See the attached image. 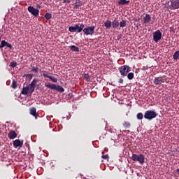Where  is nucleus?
<instances>
[{"label":"nucleus","instance_id":"nucleus-1","mask_svg":"<svg viewBox=\"0 0 179 179\" xmlns=\"http://www.w3.org/2000/svg\"><path fill=\"white\" fill-rule=\"evenodd\" d=\"M83 29H85V24L83 23L75 24L74 26H71L69 27V31L71 33H81Z\"/></svg>","mask_w":179,"mask_h":179},{"label":"nucleus","instance_id":"nucleus-2","mask_svg":"<svg viewBox=\"0 0 179 179\" xmlns=\"http://www.w3.org/2000/svg\"><path fill=\"white\" fill-rule=\"evenodd\" d=\"M45 87H48V89H51L52 90H57V92H60L61 93H64V92H65V89H64L63 86L51 84V83L45 84Z\"/></svg>","mask_w":179,"mask_h":179},{"label":"nucleus","instance_id":"nucleus-3","mask_svg":"<svg viewBox=\"0 0 179 179\" xmlns=\"http://www.w3.org/2000/svg\"><path fill=\"white\" fill-rule=\"evenodd\" d=\"M157 117V113L154 110H146L144 114V118L145 120H148L149 121H152L154 118Z\"/></svg>","mask_w":179,"mask_h":179},{"label":"nucleus","instance_id":"nucleus-4","mask_svg":"<svg viewBox=\"0 0 179 179\" xmlns=\"http://www.w3.org/2000/svg\"><path fill=\"white\" fill-rule=\"evenodd\" d=\"M119 72L122 76H127L128 72H131V67L127 65L122 66L119 68Z\"/></svg>","mask_w":179,"mask_h":179},{"label":"nucleus","instance_id":"nucleus-5","mask_svg":"<svg viewBox=\"0 0 179 179\" xmlns=\"http://www.w3.org/2000/svg\"><path fill=\"white\" fill-rule=\"evenodd\" d=\"M95 27L94 26L87 27L83 29V31L85 36H93Z\"/></svg>","mask_w":179,"mask_h":179},{"label":"nucleus","instance_id":"nucleus-6","mask_svg":"<svg viewBox=\"0 0 179 179\" xmlns=\"http://www.w3.org/2000/svg\"><path fill=\"white\" fill-rule=\"evenodd\" d=\"M153 40L155 43H159L162 40V32L160 30H157L153 33Z\"/></svg>","mask_w":179,"mask_h":179},{"label":"nucleus","instance_id":"nucleus-7","mask_svg":"<svg viewBox=\"0 0 179 179\" xmlns=\"http://www.w3.org/2000/svg\"><path fill=\"white\" fill-rule=\"evenodd\" d=\"M28 12H29L31 15L35 16V17H37V16H38V14L40 13V10H38V9L34 8L31 6H29L28 7Z\"/></svg>","mask_w":179,"mask_h":179},{"label":"nucleus","instance_id":"nucleus-8","mask_svg":"<svg viewBox=\"0 0 179 179\" xmlns=\"http://www.w3.org/2000/svg\"><path fill=\"white\" fill-rule=\"evenodd\" d=\"M170 9H179V0H171Z\"/></svg>","mask_w":179,"mask_h":179},{"label":"nucleus","instance_id":"nucleus-9","mask_svg":"<svg viewBox=\"0 0 179 179\" xmlns=\"http://www.w3.org/2000/svg\"><path fill=\"white\" fill-rule=\"evenodd\" d=\"M33 92L30 91V87L29 85L24 87L21 91V94H23L24 96H27V94L31 96Z\"/></svg>","mask_w":179,"mask_h":179},{"label":"nucleus","instance_id":"nucleus-10","mask_svg":"<svg viewBox=\"0 0 179 179\" xmlns=\"http://www.w3.org/2000/svg\"><path fill=\"white\" fill-rule=\"evenodd\" d=\"M166 82V79H164L163 77H155L153 80L154 85H162V83H164Z\"/></svg>","mask_w":179,"mask_h":179},{"label":"nucleus","instance_id":"nucleus-11","mask_svg":"<svg viewBox=\"0 0 179 179\" xmlns=\"http://www.w3.org/2000/svg\"><path fill=\"white\" fill-rule=\"evenodd\" d=\"M143 20L145 26H149L150 22H152V17H150V15L146 14L145 16L143 17Z\"/></svg>","mask_w":179,"mask_h":179},{"label":"nucleus","instance_id":"nucleus-12","mask_svg":"<svg viewBox=\"0 0 179 179\" xmlns=\"http://www.w3.org/2000/svg\"><path fill=\"white\" fill-rule=\"evenodd\" d=\"M36 84H37V80L34 79L32 82L29 85H28V86L29 87L31 93H33V92H34V89H36Z\"/></svg>","mask_w":179,"mask_h":179},{"label":"nucleus","instance_id":"nucleus-13","mask_svg":"<svg viewBox=\"0 0 179 179\" xmlns=\"http://www.w3.org/2000/svg\"><path fill=\"white\" fill-rule=\"evenodd\" d=\"M14 148H22L23 146V141H20V139H16L13 141Z\"/></svg>","mask_w":179,"mask_h":179},{"label":"nucleus","instance_id":"nucleus-14","mask_svg":"<svg viewBox=\"0 0 179 179\" xmlns=\"http://www.w3.org/2000/svg\"><path fill=\"white\" fill-rule=\"evenodd\" d=\"M73 6V9H77L79 10L80 6H82V2H80V0H76V2L72 4Z\"/></svg>","mask_w":179,"mask_h":179},{"label":"nucleus","instance_id":"nucleus-15","mask_svg":"<svg viewBox=\"0 0 179 179\" xmlns=\"http://www.w3.org/2000/svg\"><path fill=\"white\" fill-rule=\"evenodd\" d=\"M8 137L9 139H15V138L17 137V134L15 131H10L8 134Z\"/></svg>","mask_w":179,"mask_h":179},{"label":"nucleus","instance_id":"nucleus-16","mask_svg":"<svg viewBox=\"0 0 179 179\" xmlns=\"http://www.w3.org/2000/svg\"><path fill=\"white\" fill-rule=\"evenodd\" d=\"M132 160L134 162H138L142 164L143 163H145V158L144 157H132Z\"/></svg>","mask_w":179,"mask_h":179},{"label":"nucleus","instance_id":"nucleus-17","mask_svg":"<svg viewBox=\"0 0 179 179\" xmlns=\"http://www.w3.org/2000/svg\"><path fill=\"white\" fill-rule=\"evenodd\" d=\"M30 114L31 115H33V117H35V118H37V117H38V114H37V110H36V108H32L30 109Z\"/></svg>","mask_w":179,"mask_h":179},{"label":"nucleus","instance_id":"nucleus-18","mask_svg":"<svg viewBox=\"0 0 179 179\" xmlns=\"http://www.w3.org/2000/svg\"><path fill=\"white\" fill-rule=\"evenodd\" d=\"M118 26H120V22H118V20H117V19H115L112 22V27H113V29H117V27H118Z\"/></svg>","mask_w":179,"mask_h":179},{"label":"nucleus","instance_id":"nucleus-19","mask_svg":"<svg viewBox=\"0 0 179 179\" xmlns=\"http://www.w3.org/2000/svg\"><path fill=\"white\" fill-rule=\"evenodd\" d=\"M69 48L73 52H79V48L75 45L69 46Z\"/></svg>","mask_w":179,"mask_h":179},{"label":"nucleus","instance_id":"nucleus-20","mask_svg":"<svg viewBox=\"0 0 179 179\" xmlns=\"http://www.w3.org/2000/svg\"><path fill=\"white\" fill-rule=\"evenodd\" d=\"M104 26L106 29H110L111 26H113L111 21L106 20V22H104Z\"/></svg>","mask_w":179,"mask_h":179},{"label":"nucleus","instance_id":"nucleus-21","mask_svg":"<svg viewBox=\"0 0 179 179\" xmlns=\"http://www.w3.org/2000/svg\"><path fill=\"white\" fill-rule=\"evenodd\" d=\"M173 59L174 61H178L179 59V50L175 52L174 55H173Z\"/></svg>","mask_w":179,"mask_h":179},{"label":"nucleus","instance_id":"nucleus-22","mask_svg":"<svg viewBox=\"0 0 179 179\" xmlns=\"http://www.w3.org/2000/svg\"><path fill=\"white\" fill-rule=\"evenodd\" d=\"M117 3H118V5H128V3H129V1L119 0Z\"/></svg>","mask_w":179,"mask_h":179},{"label":"nucleus","instance_id":"nucleus-23","mask_svg":"<svg viewBox=\"0 0 179 179\" xmlns=\"http://www.w3.org/2000/svg\"><path fill=\"white\" fill-rule=\"evenodd\" d=\"M45 19H46V20H50V19L52 18V15L50 13H46L44 15Z\"/></svg>","mask_w":179,"mask_h":179},{"label":"nucleus","instance_id":"nucleus-24","mask_svg":"<svg viewBox=\"0 0 179 179\" xmlns=\"http://www.w3.org/2000/svg\"><path fill=\"white\" fill-rule=\"evenodd\" d=\"M120 27L124 28L127 26V21L122 20L119 23Z\"/></svg>","mask_w":179,"mask_h":179},{"label":"nucleus","instance_id":"nucleus-25","mask_svg":"<svg viewBox=\"0 0 179 179\" xmlns=\"http://www.w3.org/2000/svg\"><path fill=\"white\" fill-rule=\"evenodd\" d=\"M83 76L84 79H85V80L87 82H90V76H89V74L84 73Z\"/></svg>","mask_w":179,"mask_h":179},{"label":"nucleus","instance_id":"nucleus-26","mask_svg":"<svg viewBox=\"0 0 179 179\" xmlns=\"http://www.w3.org/2000/svg\"><path fill=\"white\" fill-rule=\"evenodd\" d=\"M11 87H13V89H16V87H17V82L16 80H13Z\"/></svg>","mask_w":179,"mask_h":179},{"label":"nucleus","instance_id":"nucleus-27","mask_svg":"<svg viewBox=\"0 0 179 179\" xmlns=\"http://www.w3.org/2000/svg\"><path fill=\"white\" fill-rule=\"evenodd\" d=\"M43 76L44 78H48V79H50V77L51 76H50V73H48V72L44 71H43Z\"/></svg>","mask_w":179,"mask_h":179},{"label":"nucleus","instance_id":"nucleus-28","mask_svg":"<svg viewBox=\"0 0 179 179\" xmlns=\"http://www.w3.org/2000/svg\"><path fill=\"white\" fill-rule=\"evenodd\" d=\"M127 78L129 80H132V79H134V73H129L127 74Z\"/></svg>","mask_w":179,"mask_h":179},{"label":"nucleus","instance_id":"nucleus-29","mask_svg":"<svg viewBox=\"0 0 179 179\" xmlns=\"http://www.w3.org/2000/svg\"><path fill=\"white\" fill-rule=\"evenodd\" d=\"M49 79H50V80L52 82H54L55 83H57V82H58V79L54 76H50V77H49Z\"/></svg>","mask_w":179,"mask_h":179},{"label":"nucleus","instance_id":"nucleus-30","mask_svg":"<svg viewBox=\"0 0 179 179\" xmlns=\"http://www.w3.org/2000/svg\"><path fill=\"white\" fill-rule=\"evenodd\" d=\"M123 127H124L125 128L128 129V128H131V123H129V122H125L123 124Z\"/></svg>","mask_w":179,"mask_h":179},{"label":"nucleus","instance_id":"nucleus-31","mask_svg":"<svg viewBox=\"0 0 179 179\" xmlns=\"http://www.w3.org/2000/svg\"><path fill=\"white\" fill-rule=\"evenodd\" d=\"M137 120H143V113H138L137 114Z\"/></svg>","mask_w":179,"mask_h":179},{"label":"nucleus","instance_id":"nucleus-32","mask_svg":"<svg viewBox=\"0 0 179 179\" xmlns=\"http://www.w3.org/2000/svg\"><path fill=\"white\" fill-rule=\"evenodd\" d=\"M7 43L8 42H6V41H2L1 44L0 45V48H3V47H6Z\"/></svg>","mask_w":179,"mask_h":179},{"label":"nucleus","instance_id":"nucleus-33","mask_svg":"<svg viewBox=\"0 0 179 179\" xmlns=\"http://www.w3.org/2000/svg\"><path fill=\"white\" fill-rule=\"evenodd\" d=\"M10 66H11L12 68H16V66H17V62H12L10 64Z\"/></svg>","mask_w":179,"mask_h":179},{"label":"nucleus","instance_id":"nucleus-34","mask_svg":"<svg viewBox=\"0 0 179 179\" xmlns=\"http://www.w3.org/2000/svg\"><path fill=\"white\" fill-rule=\"evenodd\" d=\"M31 72H34V73H37V72H38V67L33 66L31 69Z\"/></svg>","mask_w":179,"mask_h":179},{"label":"nucleus","instance_id":"nucleus-35","mask_svg":"<svg viewBox=\"0 0 179 179\" xmlns=\"http://www.w3.org/2000/svg\"><path fill=\"white\" fill-rule=\"evenodd\" d=\"M6 47H8V48H10V50H12L13 46L10 43L7 42V44L6 45Z\"/></svg>","mask_w":179,"mask_h":179},{"label":"nucleus","instance_id":"nucleus-36","mask_svg":"<svg viewBox=\"0 0 179 179\" xmlns=\"http://www.w3.org/2000/svg\"><path fill=\"white\" fill-rule=\"evenodd\" d=\"M25 76L28 78V79H32L33 78V74H26Z\"/></svg>","mask_w":179,"mask_h":179},{"label":"nucleus","instance_id":"nucleus-37","mask_svg":"<svg viewBox=\"0 0 179 179\" xmlns=\"http://www.w3.org/2000/svg\"><path fill=\"white\" fill-rule=\"evenodd\" d=\"M63 3H71V0H63Z\"/></svg>","mask_w":179,"mask_h":179},{"label":"nucleus","instance_id":"nucleus-38","mask_svg":"<svg viewBox=\"0 0 179 179\" xmlns=\"http://www.w3.org/2000/svg\"><path fill=\"white\" fill-rule=\"evenodd\" d=\"M143 157V155H140V156H138V155H133L132 156H131V157Z\"/></svg>","mask_w":179,"mask_h":179},{"label":"nucleus","instance_id":"nucleus-39","mask_svg":"<svg viewBox=\"0 0 179 179\" xmlns=\"http://www.w3.org/2000/svg\"><path fill=\"white\" fill-rule=\"evenodd\" d=\"M119 83H124V80L122 78H120Z\"/></svg>","mask_w":179,"mask_h":179},{"label":"nucleus","instance_id":"nucleus-40","mask_svg":"<svg viewBox=\"0 0 179 179\" xmlns=\"http://www.w3.org/2000/svg\"><path fill=\"white\" fill-rule=\"evenodd\" d=\"M103 152H101V154H102V155H101V157H108V155H103Z\"/></svg>","mask_w":179,"mask_h":179},{"label":"nucleus","instance_id":"nucleus-41","mask_svg":"<svg viewBox=\"0 0 179 179\" xmlns=\"http://www.w3.org/2000/svg\"><path fill=\"white\" fill-rule=\"evenodd\" d=\"M121 35L117 36V40H121Z\"/></svg>","mask_w":179,"mask_h":179},{"label":"nucleus","instance_id":"nucleus-42","mask_svg":"<svg viewBox=\"0 0 179 179\" xmlns=\"http://www.w3.org/2000/svg\"><path fill=\"white\" fill-rule=\"evenodd\" d=\"M3 160H9V158H8V157H5V158H3Z\"/></svg>","mask_w":179,"mask_h":179},{"label":"nucleus","instance_id":"nucleus-43","mask_svg":"<svg viewBox=\"0 0 179 179\" xmlns=\"http://www.w3.org/2000/svg\"><path fill=\"white\" fill-rule=\"evenodd\" d=\"M37 8H41V6H40L39 4L37 5Z\"/></svg>","mask_w":179,"mask_h":179},{"label":"nucleus","instance_id":"nucleus-44","mask_svg":"<svg viewBox=\"0 0 179 179\" xmlns=\"http://www.w3.org/2000/svg\"><path fill=\"white\" fill-rule=\"evenodd\" d=\"M177 173L179 174V169L176 170Z\"/></svg>","mask_w":179,"mask_h":179},{"label":"nucleus","instance_id":"nucleus-45","mask_svg":"<svg viewBox=\"0 0 179 179\" xmlns=\"http://www.w3.org/2000/svg\"><path fill=\"white\" fill-rule=\"evenodd\" d=\"M15 160L17 162V160H19V157L15 158Z\"/></svg>","mask_w":179,"mask_h":179},{"label":"nucleus","instance_id":"nucleus-46","mask_svg":"<svg viewBox=\"0 0 179 179\" xmlns=\"http://www.w3.org/2000/svg\"><path fill=\"white\" fill-rule=\"evenodd\" d=\"M103 159H108V157H103Z\"/></svg>","mask_w":179,"mask_h":179},{"label":"nucleus","instance_id":"nucleus-47","mask_svg":"<svg viewBox=\"0 0 179 179\" xmlns=\"http://www.w3.org/2000/svg\"><path fill=\"white\" fill-rule=\"evenodd\" d=\"M43 1H45V0H43Z\"/></svg>","mask_w":179,"mask_h":179}]
</instances>
